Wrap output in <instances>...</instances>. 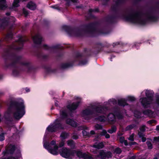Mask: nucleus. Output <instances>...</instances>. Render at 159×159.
I'll return each mask as SVG.
<instances>
[{
  "mask_svg": "<svg viewBox=\"0 0 159 159\" xmlns=\"http://www.w3.org/2000/svg\"><path fill=\"white\" fill-rule=\"evenodd\" d=\"M25 108L23 100L21 98L19 99L12 109L13 116L16 119L19 120L25 113Z\"/></svg>",
  "mask_w": 159,
  "mask_h": 159,
  "instance_id": "obj_1",
  "label": "nucleus"
},
{
  "mask_svg": "<svg viewBox=\"0 0 159 159\" xmlns=\"http://www.w3.org/2000/svg\"><path fill=\"white\" fill-rule=\"evenodd\" d=\"M108 111L107 108L101 106H98L94 109L93 107H89L84 110L82 113V116L86 120H88L93 113L98 115L99 114H106Z\"/></svg>",
  "mask_w": 159,
  "mask_h": 159,
  "instance_id": "obj_2",
  "label": "nucleus"
},
{
  "mask_svg": "<svg viewBox=\"0 0 159 159\" xmlns=\"http://www.w3.org/2000/svg\"><path fill=\"white\" fill-rule=\"evenodd\" d=\"M145 94L146 98H141L140 99V102L144 107L147 108L149 107L150 105L154 103V102L149 90H146L143 91L141 93V96L143 97Z\"/></svg>",
  "mask_w": 159,
  "mask_h": 159,
  "instance_id": "obj_3",
  "label": "nucleus"
},
{
  "mask_svg": "<svg viewBox=\"0 0 159 159\" xmlns=\"http://www.w3.org/2000/svg\"><path fill=\"white\" fill-rule=\"evenodd\" d=\"M56 144V141L53 140L49 144L47 143H44L43 146L49 152L53 155H56L59 154V149L58 146Z\"/></svg>",
  "mask_w": 159,
  "mask_h": 159,
  "instance_id": "obj_4",
  "label": "nucleus"
},
{
  "mask_svg": "<svg viewBox=\"0 0 159 159\" xmlns=\"http://www.w3.org/2000/svg\"><path fill=\"white\" fill-rule=\"evenodd\" d=\"M62 157L68 159H72L74 158V150L63 148L59 151V153Z\"/></svg>",
  "mask_w": 159,
  "mask_h": 159,
  "instance_id": "obj_5",
  "label": "nucleus"
},
{
  "mask_svg": "<svg viewBox=\"0 0 159 159\" xmlns=\"http://www.w3.org/2000/svg\"><path fill=\"white\" fill-rule=\"evenodd\" d=\"M125 20L133 23L140 24H143L141 17L139 14L137 13L129 15L128 16L125 17Z\"/></svg>",
  "mask_w": 159,
  "mask_h": 159,
  "instance_id": "obj_6",
  "label": "nucleus"
},
{
  "mask_svg": "<svg viewBox=\"0 0 159 159\" xmlns=\"http://www.w3.org/2000/svg\"><path fill=\"white\" fill-rule=\"evenodd\" d=\"M60 116L61 119L66 118V123L72 126H76V123L73 120L68 118V115L67 110L65 109H62L60 111Z\"/></svg>",
  "mask_w": 159,
  "mask_h": 159,
  "instance_id": "obj_7",
  "label": "nucleus"
},
{
  "mask_svg": "<svg viewBox=\"0 0 159 159\" xmlns=\"http://www.w3.org/2000/svg\"><path fill=\"white\" fill-rule=\"evenodd\" d=\"M59 120L57 119L55 120V122L53 124L49 125L47 128V129L49 132H53L57 130L58 129L60 126V124L58 123Z\"/></svg>",
  "mask_w": 159,
  "mask_h": 159,
  "instance_id": "obj_8",
  "label": "nucleus"
},
{
  "mask_svg": "<svg viewBox=\"0 0 159 159\" xmlns=\"http://www.w3.org/2000/svg\"><path fill=\"white\" fill-rule=\"evenodd\" d=\"M99 154L98 157L100 159H108L111 158L112 156L110 152H105L102 150L99 151Z\"/></svg>",
  "mask_w": 159,
  "mask_h": 159,
  "instance_id": "obj_9",
  "label": "nucleus"
},
{
  "mask_svg": "<svg viewBox=\"0 0 159 159\" xmlns=\"http://www.w3.org/2000/svg\"><path fill=\"white\" fill-rule=\"evenodd\" d=\"M135 100V98L133 96H129L127 97L126 100L123 98H120L118 100V103L121 106H125L127 105L126 102V101H133Z\"/></svg>",
  "mask_w": 159,
  "mask_h": 159,
  "instance_id": "obj_10",
  "label": "nucleus"
},
{
  "mask_svg": "<svg viewBox=\"0 0 159 159\" xmlns=\"http://www.w3.org/2000/svg\"><path fill=\"white\" fill-rule=\"evenodd\" d=\"M75 98L77 100V102L75 103H73L67 106L68 109L71 111L75 110L77 108L81 101V98L79 97H76Z\"/></svg>",
  "mask_w": 159,
  "mask_h": 159,
  "instance_id": "obj_11",
  "label": "nucleus"
},
{
  "mask_svg": "<svg viewBox=\"0 0 159 159\" xmlns=\"http://www.w3.org/2000/svg\"><path fill=\"white\" fill-rule=\"evenodd\" d=\"M33 40L34 43L36 44L40 43L42 41L41 36L39 34L36 35L33 38Z\"/></svg>",
  "mask_w": 159,
  "mask_h": 159,
  "instance_id": "obj_12",
  "label": "nucleus"
},
{
  "mask_svg": "<svg viewBox=\"0 0 159 159\" xmlns=\"http://www.w3.org/2000/svg\"><path fill=\"white\" fill-rule=\"evenodd\" d=\"M36 4L33 2H29L27 5V7L29 9L34 10H35L36 8Z\"/></svg>",
  "mask_w": 159,
  "mask_h": 159,
  "instance_id": "obj_13",
  "label": "nucleus"
},
{
  "mask_svg": "<svg viewBox=\"0 0 159 159\" xmlns=\"http://www.w3.org/2000/svg\"><path fill=\"white\" fill-rule=\"evenodd\" d=\"M15 149V146L12 145L7 146L6 149V153H11L13 152Z\"/></svg>",
  "mask_w": 159,
  "mask_h": 159,
  "instance_id": "obj_14",
  "label": "nucleus"
},
{
  "mask_svg": "<svg viewBox=\"0 0 159 159\" xmlns=\"http://www.w3.org/2000/svg\"><path fill=\"white\" fill-rule=\"evenodd\" d=\"M103 144L102 143H96L93 145V147L92 148L93 149H91V151L92 152H94V151L93 150V148L99 149L102 148L103 147Z\"/></svg>",
  "mask_w": 159,
  "mask_h": 159,
  "instance_id": "obj_15",
  "label": "nucleus"
},
{
  "mask_svg": "<svg viewBox=\"0 0 159 159\" xmlns=\"http://www.w3.org/2000/svg\"><path fill=\"white\" fill-rule=\"evenodd\" d=\"M74 157L76 156L79 158H82L84 159L85 153H83L81 152L76 151L74 150Z\"/></svg>",
  "mask_w": 159,
  "mask_h": 159,
  "instance_id": "obj_16",
  "label": "nucleus"
},
{
  "mask_svg": "<svg viewBox=\"0 0 159 159\" xmlns=\"http://www.w3.org/2000/svg\"><path fill=\"white\" fill-rule=\"evenodd\" d=\"M6 0H0V10L5 9L7 7Z\"/></svg>",
  "mask_w": 159,
  "mask_h": 159,
  "instance_id": "obj_17",
  "label": "nucleus"
},
{
  "mask_svg": "<svg viewBox=\"0 0 159 159\" xmlns=\"http://www.w3.org/2000/svg\"><path fill=\"white\" fill-rule=\"evenodd\" d=\"M116 116H118L119 118H120L116 114L114 115L113 114L110 113L108 116V118L109 121H113L115 120Z\"/></svg>",
  "mask_w": 159,
  "mask_h": 159,
  "instance_id": "obj_18",
  "label": "nucleus"
},
{
  "mask_svg": "<svg viewBox=\"0 0 159 159\" xmlns=\"http://www.w3.org/2000/svg\"><path fill=\"white\" fill-rule=\"evenodd\" d=\"M143 113L144 114L148 115V116L151 117H155L154 115V112L152 111L149 110H147L145 111Z\"/></svg>",
  "mask_w": 159,
  "mask_h": 159,
  "instance_id": "obj_19",
  "label": "nucleus"
},
{
  "mask_svg": "<svg viewBox=\"0 0 159 159\" xmlns=\"http://www.w3.org/2000/svg\"><path fill=\"white\" fill-rule=\"evenodd\" d=\"M23 1V0H22ZM20 0H14L13 3V6L14 7H18L20 5L19 3Z\"/></svg>",
  "mask_w": 159,
  "mask_h": 159,
  "instance_id": "obj_20",
  "label": "nucleus"
},
{
  "mask_svg": "<svg viewBox=\"0 0 159 159\" xmlns=\"http://www.w3.org/2000/svg\"><path fill=\"white\" fill-rule=\"evenodd\" d=\"M84 159H95V158L90 154L85 153Z\"/></svg>",
  "mask_w": 159,
  "mask_h": 159,
  "instance_id": "obj_21",
  "label": "nucleus"
},
{
  "mask_svg": "<svg viewBox=\"0 0 159 159\" xmlns=\"http://www.w3.org/2000/svg\"><path fill=\"white\" fill-rule=\"evenodd\" d=\"M68 145L71 148H73L75 146L74 143L72 140H69L67 142Z\"/></svg>",
  "mask_w": 159,
  "mask_h": 159,
  "instance_id": "obj_22",
  "label": "nucleus"
},
{
  "mask_svg": "<svg viewBox=\"0 0 159 159\" xmlns=\"http://www.w3.org/2000/svg\"><path fill=\"white\" fill-rule=\"evenodd\" d=\"M97 119L102 122L104 121L106 119V118L104 116H100L98 118H97Z\"/></svg>",
  "mask_w": 159,
  "mask_h": 159,
  "instance_id": "obj_23",
  "label": "nucleus"
},
{
  "mask_svg": "<svg viewBox=\"0 0 159 159\" xmlns=\"http://www.w3.org/2000/svg\"><path fill=\"white\" fill-rule=\"evenodd\" d=\"M68 136L67 134L66 133H62L61 135V137L62 139H64L66 138Z\"/></svg>",
  "mask_w": 159,
  "mask_h": 159,
  "instance_id": "obj_24",
  "label": "nucleus"
},
{
  "mask_svg": "<svg viewBox=\"0 0 159 159\" xmlns=\"http://www.w3.org/2000/svg\"><path fill=\"white\" fill-rule=\"evenodd\" d=\"M135 127L134 125H130L128 126L125 128V130L126 131L129 130L133 129Z\"/></svg>",
  "mask_w": 159,
  "mask_h": 159,
  "instance_id": "obj_25",
  "label": "nucleus"
},
{
  "mask_svg": "<svg viewBox=\"0 0 159 159\" xmlns=\"http://www.w3.org/2000/svg\"><path fill=\"white\" fill-rule=\"evenodd\" d=\"M116 131V127H113L111 129H109L108 130V132L110 134H112L115 132Z\"/></svg>",
  "mask_w": 159,
  "mask_h": 159,
  "instance_id": "obj_26",
  "label": "nucleus"
},
{
  "mask_svg": "<svg viewBox=\"0 0 159 159\" xmlns=\"http://www.w3.org/2000/svg\"><path fill=\"white\" fill-rule=\"evenodd\" d=\"M121 149L119 148H116L114 151V152L116 154H120L121 152Z\"/></svg>",
  "mask_w": 159,
  "mask_h": 159,
  "instance_id": "obj_27",
  "label": "nucleus"
},
{
  "mask_svg": "<svg viewBox=\"0 0 159 159\" xmlns=\"http://www.w3.org/2000/svg\"><path fill=\"white\" fill-rule=\"evenodd\" d=\"M141 113L139 111H135L134 113V116L137 118H139L140 117Z\"/></svg>",
  "mask_w": 159,
  "mask_h": 159,
  "instance_id": "obj_28",
  "label": "nucleus"
},
{
  "mask_svg": "<svg viewBox=\"0 0 159 159\" xmlns=\"http://www.w3.org/2000/svg\"><path fill=\"white\" fill-rule=\"evenodd\" d=\"M65 143V141L63 139H62V141L60 143L58 147L59 148H61L63 146Z\"/></svg>",
  "mask_w": 159,
  "mask_h": 159,
  "instance_id": "obj_29",
  "label": "nucleus"
},
{
  "mask_svg": "<svg viewBox=\"0 0 159 159\" xmlns=\"http://www.w3.org/2000/svg\"><path fill=\"white\" fill-rule=\"evenodd\" d=\"M147 144L148 146V148L149 149H151L152 148V145L150 141H147Z\"/></svg>",
  "mask_w": 159,
  "mask_h": 159,
  "instance_id": "obj_30",
  "label": "nucleus"
},
{
  "mask_svg": "<svg viewBox=\"0 0 159 159\" xmlns=\"http://www.w3.org/2000/svg\"><path fill=\"white\" fill-rule=\"evenodd\" d=\"M95 128L96 130H98L102 128V126L99 125H96L95 126Z\"/></svg>",
  "mask_w": 159,
  "mask_h": 159,
  "instance_id": "obj_31",
  "label": "nucleus"
},
{
  "mask_svg": "<svg viewBox=\"0 0 159 159\" xmlns=\"http://www.w3.org/2000/svg\"><path fill=\"white\" fill-rule=\"evenodd\" d=\"M103 133L105 134V137L107 138H110V135L109 134H106L107 133V132H106V131L105 130H103Z\"/></svg>",
  "mask_w": 159,
  "mask_h": 159,
  "instance_id": "obj_32",
  "label": "nucleus"
},
{
  "mask_svg": "<svg viewBox=\"0 0 159 159\" xmlns=\"http://www.w3.org/2000/svg\"><path fill=\"white\" fill-rule=\"evenodd\" d=\"M134 136V134H132L130 136V137L129 138V140L132 141H133Z\"/></svg>",
  "mask_w": 159,
  "mask_h": 159,
  "instance_id": "obj_33",
  "label": "nucleus"
},
{
  "mask_svg": "<svg viewBox=\"0 0 159 159\" xmlns=\"http://www.w3.org/2000/svg\"><path fill=\"white\" fill-rule=\"evenodd\" d=\"M82 133L84 136H86L89 135V133H87L85 130H83L82 131Z\"/></svg>",
  "mask_w": 159,
  "mask_h": 159,
  "instance_id": "obj_34",
  "label": "nucleus"
},
{
  "mask_svg": "<svg viewBox=\"0 0 159 159\" xmlns=\"http://www.w3.org/2000/svg\"><path fill=\"white\" fill-rule=\"evenodd\" d=\"M4 139V136L3 134H0V140L2 141Z\"/></svg>",
  "mask_w": 159,
  "mask_h": 159,
  "instance_id": "obj_35",
  "label": "nucleus"
},
{
  "mask_svg": "<svg viewBox=\"0 0 159 159\" xmlns=\"http://www.w3.org/2000/svg\"><path fill=\"white\" fill-rule=\"evenodd\" d=\"M23 12L24 14L25 15V16H26L28 15V11L25 9H23Z\"/></svg>",
  "mask_w": 159,
  "mask_h": 159,
  "instance_id": "obj_36",
  "label": "nucleus"
},
{
  "mask_svg": "<svg viewBox=\"0 0 159 159\" xmlns=\"http://www.w3.org/2000/svg\"><path fill=\"white\" fill-rule=\"evenodd\" d=\"M18 73L17 71L16 70H15L13 71V74L15 76H16Z\"/></svg>",
  "mask_w": 159,
  "mask_h": 159,
  "instance_id": "obj_37",
  "label": "nucleus"
},
{
  "mask_svg": "<svg viewBox=\"0 0 159 159\" xmlns=\"http://www.w3.org/2000/svg\"><path fill=\"white\" fill-rule=\"evenodd\" d=\"M109 102H112L113 104H114L116 102V100L114 99H110V100L109 101Z\"/></svg>",
  "mask_w": 159,
  "mask_h": 159,
  "instance_id": "obj_38",
  "label": "nucleus"
},
{
  "mask_svg": "<svg viewBox=\"0 0 159 159\" xmlns=\"http://www.w3.org/2000/svg\"><path fill=\"white\" fill-rule=\"evenodd\" d=\"M125 140L124 138L123 137H121L120 138V141L121 143H123Z\"/></svg>",
  "mask_w": 159,
  "mask_h": 159,
  "instance_id": "obj_39",
  "label": "nucleus"
},
{
  "mask_svg": "<svg viewBox=\"0 0 159 159\" xmlns=\"http://www.w3.org/2000/svg\"><path fill=\"white\" fill-rule=\"evenodd\" d=\"M145 126H143L141 127L140 130L141 131H143L145 130Z\"/></svg>",
  "mask_w": 159,
  "mask_h": 159,
  "instance_id": "obj_40",
  "label": "nucleus"
},
{
  "mask_svg": "<svg viewBox=\"0 0 159 159\" xmlns=\"http://www.w3.org/2000/svg\"><path fill=\"white\" fill-rule=\"evenodd\" d=\"M155 122H156V121L154 120H152L148 121V123L150 124H152L153 123H155Z\"/></svg>",
  "mask_w": 159,
  "mask_h": 159,
  "instance_id": "obj_41",
  "label": "nucleus"
},
{
  "mask_svg": "<svg viewBox=\"0 0 159 159\" xmlns=\"http://www.w3.org/2000/svg\"><path fill=\"white\" fill-rule=\"evenodd\" d=\"M72 138L74 139H76L78 138V136L76 134H74Z\"/></svg>",
  "mask_w": 159,
  "mask_h": 159,
  "instance_id": "obj_42",
  "label": "nucleus"
},
{
  "mask_svg": "<svg viewBox=\"0 0 159 159\" xmlns=\"http://www.w3.org/2000/svg\"><path fill=\"white\" fill-rule=\"evenodd\" d=\"M12 20L13 21H15V19L14 17H11L10 18V19L9 21H10L11 22L12 21Z\"/></svg>",
  "mask_w": 159,
  "mask_h": 159,
  "instance_id": "obj_43",
  "label": "nucleus"
},
{
  "mask_svg": "<svg viewBox=\"0 0 159 159\" xmlns=\"http://www.w3.org/2000/svg\"><path fill=\"white\" fill-rule=\"evenodd\" d=\"M6 19H3L1 20V22L3 24V25H4L6 23Z\"/></svg>",
  "mask_w": 159,
  "mask_h": 159,
  "instance_id": "obj_44",
  "label": "nucleus"
},
{
  "mask_svg": "<svg viewBox=\"0 0 159 159\" xmlns=\"http://www.w3.org/2000/svg\"><path fill=\"white\" fill-rule=\"evenodd\" d=\"M142 141L143 142H144L146 140V138H145L142 137Z\"/></svg>",
  "mask_w": 159,
  "mask_h": 159,
  "instance_id": "obj_45",
  "label": "nucleus"
},
{
  "mask_svg": "<svg viewBox=\"0 0 159 159\" xmlns=\"http://www.w3.org/2000/svg\"><path fill=\"white\" fill-rule=\"evenodd\" d=\"M123 143H124L125 145H128L127 141L125 140Z\"/></svg>",
  "mask_w": 159,
  "mask_h": 159,
  "instance_id": "obj_46",
  "label": "nucleus"
},
{
  "mask_svg": "<svg viewBox=\"0 0 159 159\" xmlns=\"http://www.w3.org/2000/svg\"><path fill=\"white\" fill-rule=\"evenodd\" d=\"M95 132L93 130H92L90 131V134H94Z\"/></svg>",
  "mask_w": 159,
  "mask_h": 159,
  "instance_id": "obj_47",
  "label": "nucleus"
},
{
  "mask_svg": "<svg viewBox=\"0 0 159 159\" xmlns=\"http://www.w3.org/2000/svg\"><path fill=\"white\" fill-rule=\"evenodd\" d=\"M156 102L159 105V98L157 100Z\"/></svg>",
  "mask_w": 159,
  "mask_h": 159,
  "instance_id": "obj_48",
  "label": "nucleus"
},
{
  "mask_svg": "<svg viewBox=\"0 0 159 159\" xmlns=\"http://www.w3.org/2000/svg\"><path fill=\"white\" fill-rule=\"evenodd\" d=\"M44 48L46 49H48V46H47V45H44Z\"/></svg>",
  "mask_w": 159,
  "mask_h": 159,
  "instance_id": "obj_49",
  "label": "nucleus"
},
{
  "mask_svg": "<svg viewBox=\"0 0 159 159\" xmlns=\"http://www.w3.org/2000/svg\"><path fill=\"white\" fill-rule=\"evenodd\" d=\"M87 63V61H85V62L84 63L83 62H82L81 63V64H82V65H84L85 64H86V63Z\"/></svg>",
  "mask_w": 159,
  "mask_h": 159,
  "instance_id": "obj_50",
  "label": "nucleus"
},
{
  "mask_svg": "<svg viewBox=\"0 0 159 159\" xmlns=\"http://www.w3.org/2000/svg\"><path fill=\"white\" fill-rule=\"evenodd\" d=\"M156 129L157 130H159V125L157 126Z\"/></svg>",
  "mask_w": 159,
  "mask_h": 159,
  "instance_id": "obj_51",
  "label": "nucleus"
},
{
  "mask_svg": "<svg viewBox=\"0 0 159 159\" xmlns=\"http://www.w3.org/2000/svg\"><path fill=\"white\" fill-rule=\"evenodd\" d=\"M26 92H28L30 91L29 89H27V88L26 89Z\"/></svg>",
  "mask_w": 159,
  "mask_h": 159,
  "instance_id": "obj_52",
  "label": "nucleus"
},
{
  "mask_svg": "<svg viewBox=\"0 0 159 159\" xmlns=\"http://www.w3.org/2000/svg\"><path fill=\"white\" fill-rule=\"evenodd\" d=\"M57 101L56 102H55V105L56 106H57V105H58V104H57Z\"/></svg>",
  "mask_w": 159,
  "mask_h": 159,
  "instance_id": "obj_53",
  "label": "nucleus"
},
{
  "mask_svg": "<svg viewBox=\"0 0 159 159\" xmlns=\"http://www.w3.org/2000/svg\"><path fill=\"white\" fill-rule=\"evenodd\" d=\"M117 44H118L117 43H114L113 44V46H114L115 45H116Z\"/></svg>",
  "mask_w": 159,
  "mask_h": 159,
  "instance_id": "obj_54",
  "label": "nucleus"
},
{
  "mask_svg": "<svg viewBox=\"0 0 159 159\" xmlns=\"http://www.w3.org/2000/svg\"><path fill=\"white\" fill-rule=\"evenodd\" d=\"M136 144V143L135 142H134L132 144L134 145V144Z\"/></svg>",
  "mask_w": 159,
  "mask_h": 159,
  "instance_id": "obj_55",
  "label": "nucleus"
},
{
  "mask_svg": "<svg viewBox=\"0 0 159 159\" xmlns=\"http://www.w3.org/2000/svg\"><path fill=\"white\" fill-rule=\"evenodd\" d=\"M7 15H10V13H7L6 14Z\"/></svg>",
  "mask_w": 159,
  "mask_h": 159,
  "instance_id": "obj_56",
  "label": "nucleus"
},
{
  "mask_svg": "<svg viewBox=\"0 0 159 159\" xmlns=\"http://www.w3.org/2000/svg\"><path fill=\"white\" fill-rule=\"evenodd\" d=\"M89 11H90V12H91V11H93V10H92L91 9V10H90Z\"/></svg>",
  "mask_w": 159,
  "mask_h": 159,
  "instance_id": "obj_57",
  "label": "nucleus"
},
{
  "mask_svg": "<svg viewBox=\"0 0 159 159\" xmlns=\"http://www.w3.org/2000/svg\"><path fill=\"white\" fill-rule=\"evenodd\" d=\"M51 7L53 8H55V6H52Z\"/></svg>",
  "mask_w": 159,
  "mask_h": 159,
  "instance_id": "obj_58",
  "label": "nucleus"
},
{
  "mask_svg": "<svg viewBox=\"0 0 159 159\" xmlns=\"http://www.w3.org/2000/svg\"><path fill=\"white\" fill-rule=\"evenodd\" d=\"M154 159H158V158L157 157H155L154 158Z\"/></svg>",
  "mask_w": 159,
  "mask_h": 159,
  "instance_id": "obj_59",
  "label": "nucleus"
},
{
  "mask_svg": "<svg viewBox=\"0 0 159 159\" xmlns=\"http://www.w3.org/2000/svg\"><path fill=\"white\" fill-rule=\"evenodd\" d=\"M19 41H21V40L20 39H19Z\"/></svg>",
  "mask_w": 159,
  "mask_h": 159,
  "instance_id": "obj_60",
  "label": "nucleus"
},
{
  "mask_svg": "<svg viewBox=\"0 0 159 159\" xmlns=\"http://www.w3.org/2000/svg\"><path fill=\"white\" fill-rule=\"evenodd\" d=\"M27 0H23L24 1H26Z\"/></svg>",
  "mask_w": 159,
  "mask_h": 159,
  "instance_id": "obj_61",
  "label": "nucleus"
},
{
  "mask_svg": "<svg viewBox=\"0 0 159 159\" xmlns=\"http://www.w3.org/2000/svg\"><path fill=\"white\" fill-rule=\"evenodd\" d=\"M158 141H159V137H158Z\"/></svg>",
  "mask_w": 159,
  "mask_h": 159,
  "instance_id": "obj_62",
  "label": "nucleus"
},
{
  "mask_svg": "<svg viewBox=\"0 0 159 159\" xmlns=\"http://www.w3.org/2000/svg\"><path fill=\"white\" fill-rule=\"evenodd\" d=\"M5 19H6V20H6V21L7 20H6V19H7V18H5Z\"/></svg>",
  "mask_w": 159,
  "mask_h": 159,
  "instance_id": "obj_63",
  "label": "nucleus"
},
{
  "mask_svg": "<svg viewBox=\"0 0 159 159\" xmlns=\"http://www.w3.org/2000/svg\"><path fill=\"white\" fill-rule=\"evenodd\" d=\"M19 159H21V158H20V157H19Z\"/></svg>",
  "mask_w": 159,
  "mask_h": 159,
  "instance_id": "obj_64",
  "label": "nucleus"
}]
</instances>
